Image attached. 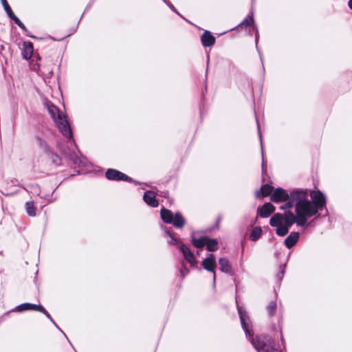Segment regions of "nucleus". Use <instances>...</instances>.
<instances>
[{"instance_id":"4be33fe9","label":"nucleus","mask_w":352,"mask_h":352,"mask_svg":"<svg viewBox=\"0 0 352 352\" xmlns=\"http://www.w3.org/2000/svg\"><path fill=\"white\" fill-rule=\"evenodd\" d=\"M10 19H12L16 24H17L21 28L25 29L24 24L19 19L18 17L15 16V14L13 13V15L9 16Z\"/></svg>"},{"instance_id":"ddd939ff","label":"nucleus","mask_w":352,"mask_h":352,"mask_svg":"<svg viewBox=\"0 0 352 352\" xmlns=\"http://www.w3.org/2000/svg\"><path fill=\"white\" fill-rule=\"evenodd\" d=\"M299 238V234L298 232H292L285 240V244L288 248L293 247Z\"/></svg>"},{"instance_id":"20e7f679","label":"nucleus","mask_w":352,"mask_h":352,"mask_svg":"<svg viewBox=\"0 0 352 352\" xmlns=\"http://www.w3.org/2000/svg\"><path fill=\"white\" fill-rule=\"evenodd\" d=\"M160 213L161 218L164 222L172 223L175 228H182L186 223L185 219L179 212L173 215L170 210L163 208Z\"/></svg>"},{"instance_id":"a211bd4d","label":"nucleus","mask_w":352,"mask_h":352,"mask_svg":"<svg viewBox=\"0 0 352 352\" xmlns=\"http://www.w3.org/2000/svg\"><path fill=\"white\" fill-rule=\"evenodd\" d=\"M206 243H207V237L192 239V244L197 248H203L206 245Z\"/></svg>"},{"instance_id":"6ab92c4d","label":"nucleus","mask_w":352,"mask_h":352,"mask_svg":"<svg viewBox=\"0 0 352 352\" xmlns=\"http://www.w3.org/2000/svg\"><path fill=\"white\" fill-rule=\"evenodd\" d=\"M261 232L262 230L261 228L256 227L254 228L250 234V239L252 241H255L258 239L261 235Z\"/></svg>"},{"instance_id":"423d86ee","label":"nucleus","mask_w":352,"mask_h":352,"mask_svg":"<svg viewBox=\"0 0 352 352\" xmlns=\"http://www.w3.org/2000/svg\"><path fill=\"white\" fill-rule=\"evenodd\" d=\"M180 250L183 254L184 258L190 264L191 266L197 265V260L190 250L184 245H181Z\"/></svg>"},{"instance_id":"9b49d317","label":"nucleus","mask_w":352,"mask_h":352,"mask_svg":"<svg viewBox=\"0 0 352 352\" xmlns=\"http://www.w3.org/2000/svg\"><path fill=\"white\" fill-rule=\"evenodd\" d=\"M33 45L30 42H24L23 44V57L25 59H30L33 54Z\"/></svg>"},{"instance_id":"39448f33","label":"nucleus","mask_w":352,"mask_h":352,"mask_svg":"<svg viewBox=\"0 0 352 352\" xmlns=\"http://www.w3.org/2000/svg\"><path fill=\"white\" fill-rule=\"evenodd\" d=\"M202 265L205 270L213 272V280L214 282L216 280V274L214 272V269L216 267V261L214 256L212 254H210L202 261Z\"/></svg>"},{"instance_id":"dca6fc26","label":"nucleus","mask_w":352,"mask_h":352,"mask_svg":"<svg viewBox=\"0 0 352 352\" xmlns=\"http://www.w3.org/2000/svg\"><path fill=\"white\" fill-rule=\"evenodd\" d=\"M206 248L208 251L213 252L217 249L218 243L215 239H210L207 237V243H206Z\"/></svg>"},{"instance_id":"6e6552de","label":"nucleus","mask_w":352,"mask_h":352,"mask_svg":"<svg viewBox=\"0 0 352 352\" xmlns=\"http://www.w3.org/2000/svg\"><path fill=\"white\" fill-rule=\"evenodd\" d=\"M18 309L20 311H25V310H36L41 312L44 313L48 318H50V315L46 312V311L43 309V307L31 303H24L18 307Z\"/></svg>"},{"instance_id":"bb28decb","label":"nucleus","mask_w":352,"mask_h":352,"mask_svg":"<svg viewBox=\"0 0 352 352\" xmlns=\"http://www.w3.org/2000/svg\"><path fill=\"white\" fill-rule=\"evenodd\" d=\"M349 7L352 10V0H349L348 3Z\"/></svg>"},{"instance_id":"9d476101","label":"nucleus","mask_w":352,"mask_h":352,"mask_svg":"<svg viewBox=\"0 0 352 352\" xmlns=\"http://www.w3.org/2000/svg\"><path fill=\"white\" fill-rule=\"evenodd\" d=\"M201 43L205 47L212 46L215 43V38L210 32L206 31L201 36Z\"/></svg>"},{"instance_id":"b1692460","label":"nucleus","mask_w":352,"mask_h":352,"mask_svg":"<svg viewBox=\"0 0 352 352\" xmlns=\"http://www.w3.org/2000/svg\"><path fill=\"white\" fill-rule=\"evenodd\" d=\"M167 234L170 236V239L168 241V243L171 245H175L178 243V240L172 236L169 231L166 230Z\"/></svg>"},{"instance_id":"393cba45","label":"nucleus","mask_w":352,"mask_h":352,"mask_svg":"<svg viewBox=\"0 0 352 352\" xmlns=\"http://www.w3.org/2000/svg\"><path fill=\"white\" fill-rule=\"evenodd\" d=\"M180 272H181L182 276H184L186 274H187L188 273V270L186 267H184V269H182L180 270Z\"/></svg>"},{"instance_id":"5701e85b","label":"nucleus","mask_w":352,"mask_h":352,"mask_svg":"<svg viewBox=\"0 0 352 352\" xmlns=\"http://www.w3.org/2000/svg\"><path fill=\"white\" fill-rule=\"evenodd\" d=\"M254 24V19L252 16H250L248 19H246L242 23L241 25H252Z\"/></svg>"},{"instance_id":"f257e3e1","label":"nucleus","mask_w":352,"mask_h":352,"mask_svg":"<svg viewBox=\"0 0 352 352\" xmlns=\"http://www.w3.org/2000/svg\"><path fill=\"white\" fill-rule=\"evenodd\" d=\"M270 199L274 203L288 201L280 206L281 210L294 208L295 214L291 211L284 214H275L270 219L272 226L276 228V234L285 236L289 232V228L296 223L304 226L310 217L316 215L325 204V197L320 191H311L307 189H296L289 194L287 190L278 188L271 195Z\"/></svg>"},{"instance_id":"1a4fd4ad","label":"nucleus","mask_w":352,"mask_h":352,"mask_svg":"<svg viewBox=\"0 0 352 352\" xmlns=\"http://www.w3.org/2000/svg\"><path fill=\"white\" fill-rule=\"evenodd\" d=\"M155 193L153 191H146L143 197L144 201L151 207H157L158 202L155 199Z\"/></svg>"},{"instance_id":"7ed1b4c3","label":"nucleus","mask_w":352,"mask_h":352,"mask_svg":"<svg viewBox=\"0 0 352 352\" xmlns=\"http://www.w3.org/2000/svg\"><path fill=\"white\" fill-rule=\"evenodd\" d=\"M45 107L61 133L65 136L70 138L72 131L65 114L50 102L45 103Z\"/></svg>"},{"instance_id":"f03ea898","label":"nucleus","mask_w":352,"mask_h":352,"mask_svg":"<svg viewBox=\"0 0 352 352\" xmlns=\"http://www.w3.org/2000/svg\"><path fill=\"white\" fill-rule=\"evenodd\" d=\"M238 312L242 327L251 343L257 351L264 350L265 346L272 345V340L268 336L261 335L258 336L256 339L252 338L254 333L249 317L246 312L240 307H238Z\"/></svg>"},{"instance_id":"0eeeda50","label":"nucleus","mask_w":352,"mask_h":352,"mask_svg":"<svg viewBox=\"0 0 352 352\" xmlns=\"http://www.w3.org/2000/svg\"><path fill=\"white\" fill-rule=\"evenodd\" d=\"M106 177L111 180H127L129 177L124 173L115 169H108L106 172Z\"/></svg>"},{"instance_id":"f3484780","label":"nucleus","mask_w":352,"mask_h":352,"mask_svg":"<svg viewBox=\"0 0 352 352\" xmlns=\"http://www.w3.org/2000/svg\"><path fill=\"white\" fill-rule=\"evenodd\" d=\"M25 210L29 216L34 217L36 215V208L32 201L25 203Z\"/></svg>"},{"instance_id":"a878e982","label":"nucleus","mask_w":352,"mask_h":352,"mask_svg":"<svg viewBox=\"0 0 352 352\" xmlns=\"http://www.w3.org/2000/svg\"><path fill=\"white\" fill-rule=\"evenodd\" d=\"M33 69H34V70H39L40 69V65H38V64H36L35 65L33 66Z\"/></svg>"},{"instance_id":"412c9836","label":"nucleus","mask_w":352,"mask_h":352,"mask_svg":"<svg viewBox=\"0 0 352 352\" xmlns=\"http://www.w3.org/2000/svg\"><path fill=\"white\" fill-rule=\"evenodd\" d=\"M276 303L274 301H272L267 306V311H268V314L270 315V316H272L274 312H275V310H276Z\"/></svg>"},{"instance_id":"f8f14e48","label":"nucleus","mask_w":352,"mask_h":352,"mask_svg":"<svg viewBox=\"0 0 352 352\" xmlns=\"http://www.w3.org/2000/svg\"><path fill=\"white\" fill-rule=\"evenodd\" d=\"M275 210V207L270 203L265 204L260 209V215L262 217H269Z\"/></svg>"},{"instance_id":"2eb2a0df","label":"nucleus","mask_w":352,"mask_h":352,"mask_svg":"<svg viewBox=\"0 0 352 352\" xmlns=\"http://www.w3.org/2000/svg\"><path fill=\"white\" fill-rule=\"evenodd\" d=\"M220 269L222 272L228 273L230 271V265L228 261L226 258H220L219 261Z\"/></svg>"},{"instance_id":"4468645a","label":"nucleus","mask_w":352,"mask_h":352,"mask_svg":"<svg viewBox=\"0 0 352 352\" xmlns=\"http://www.w3.org/2000/svg\"><path fill=\"white\" fill-rule=\"evenodd\" d=\"M273 187L268 184L263 185L260 191L256 192V196L258 198L266 197L272 193Z\"/></svg>"},{"instance_id":"aec40b11","label":"nucleus","mask_w":352,"mask_h":352,"mask_svg":"<svg viewBox=\"0 0 352 352\" xmlns=\"http://www.w3.org/2000/svg\"><path fill=\"white\" fill-rule=\"evenodd\" d=\"M1 4L8 16L13 15V12L8 5L7 0H1Z\"/></svg>"}]
</instances>
